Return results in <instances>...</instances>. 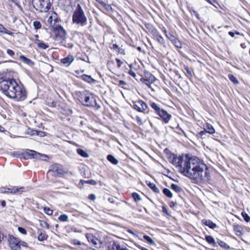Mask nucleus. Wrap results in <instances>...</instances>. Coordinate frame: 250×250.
<instances>
[{
	"label": "nucleus",
	"mask_w": 250,
	"mask_h": 250,
	"mask_svg": "<svg viewBox=\"0 0 250 250\" xmlns=\"http://www.w3.org/2000/svg\"><path fill=\"white\" fill-rule=\"evenodd\" d=\"M205 166L206 164L201 163L197 157L186 154L184 163V169H182L181 173L192 180H204L203 172Z\"/></svg>",
	"instance_id": "nucleus-1"
},
{
	"label": "nucleus",
	"mask_w": 250,
	"mask_h": 250,
	"mask_svg": "<svg viewBox=\"0 0 250 250\" xmlns=\"http://www.w3.org/2000/svg\"><path fill=\"white\" fill-rule=\"evenodd\" d=\"M0 90L7 97L16 101H22L27 97V93L24 85L19 84L14 79L3 80L0 82Z\"/></svg>",
	"instance_id": "nucleus-2"
},
{
	"label": "nucleus",
	"mask_w": 250,
	"mask_h": 250,
	"mask_svg": "<svg viewBox=\"0 0 250 250\" xmlns=\"http://www.w3.org/2000/svg\"><path fill=\"white\" fill-rule=\"evenodd\" d=\"M76 95L78 97L79 101L84 106L93 108L98 110L101 108V105L97 101L98 97L87 90L83 91H76Z\"/></svg>",
	"instance_id": "nucleus-3"
},
{
	"label": "nucleus",
	"mask_w": 250,
	"mask_h": 250,
	"mask_svg": "<svg viewBox=\"0 0 250 250\" xmlns=\"http://www.w3.org/2000/svg\"><path fill=\"white\" fill-rule=\"evenodd\" d=\"M72 20L73 23L81 26H84L87 24V19L80 4H78L73 12Z\"/></svg>",
	"instance_id": "nucleus-4"
},
{
	"label": "nucleus",
	"mask_w": 250,
	"mask_h": 250,
	"mask_svg": "<svg viewBox=\"0 0 250 250\" xmlns=\"http://www.w3.org/2000/svg\"><path fill=\"white\" fill-rule=\"evenodd\" d=\"M52 1L49 0H32L33 7L39 13H46L51 9Z\"/></svg>",
	"instance_id": "nucleus-5"
},
{
	"label": "nucleus",
	"mask_w": 250,
	"mask_h": 250,
	"mask_svg": "<svg viewBox=\"0 0 250 250\" xmlns=\"http://www.w3.org/2000/svg\"><path fill=\"white\" fill-rule=\"evenodd\" d=\"M28 190L27 188L24 187L11 186L10 187H1L0 188V193H11L13 194H20L26 192Z\"/></svg>",
	"instance_id": "nucleus-6"
},
{
	"label": "nucleus",
	"mask_w": 250,
	"mask_h": 250,
	"mask_svg": "<svg viewBox=\"0 0 250 250\" xmlns=\"http://www.w3.org/2000/svg\"><path fill=\"white\" fill-rule=\"evenodd\" d=\"M133 108L140 112L144 113H152V111H150L147 104L142 100H139L136 102H133Z\"/></svg>",
	"instance_id": "nucleus-7"
},
{
	"label": "nucleus",
	"mask_w": 250,
	"mask_h": 250,
	"mask_svg": "<svg viewBox=\"0 0 250 250\" xmlns=\"http://www.w3.org/2000/svg\"><path fill=\"white\" fill-rule=\"evenodd\" d=\"M49 172L51 173L55 177H62L65 173L63 166L58 164L52 165L50 167Z\"/></svg>",
	"instance_id": "nucleus-8"
},
{
	"label": "nucleus",
	"mask_w": 250,
	"mask_h": 250,
	"mask_svg": "<svg viewBox=\"0 0 250 250\" xmlns=\"http://www.w3.org/2000/svg\"><path fill=\"white\" fill-rule=\"evenodd\" d=\"M169 158L171 160V163L173 165L179 168V172L181 173L182 169H184V166H182V163L184 161L183 157L181 155L177 157L176 154L171 153Z\"/></svg>",
	"instance_id": "nucleus-9"
},
{
	"label": "nucleus",
	"mask_w": 250,
	"mask_h": 250,
	"mask_svg": "<svg viewBox=\"0 0 250 250\" xmlns=\"http://www.w3.org/2000/svg\"><path fill=\"white\" fill-rule=\"evenodd\" d=\"M52 31L54 33L56 38L64 40L66 35V32L63 26L60 24L54 25L52 27Z\"/></svg>",
	"instance_id": "nucleus-10"
},
{
	"label": "nucleus",
	"mask_w": 250,
	"mask_h": 250,
	"mask_svg": "<svg viewBox=\"0 0 250 250\" xmlns=\"http://www.w3.org/2000/svg\"><path fill=\"white\" fill-rule=\"evenodd\" d=\"M9 246L12 250H21L20 239L12 235H8Z\"/></svg>",
	"instance_id": "nucleus-11"
},
{
	"label": "nucleus",
	"mask_w": 250,
	"mask_h": 250,
	"mask_svg": "<svg viewBox=\"0 0 250 250\" xmlns=\"http://www.w3.org/2000/svg\"><path fill=\"white\" fill-rule=\"evenodd\" d=\"M164 32L167 38L172 43V44L177 48H182V44L181 42L177 37L174 36L172 33L167 32L165 28Z\"/></svg>",
	"instance_id": "nucleus-12"
},
{
	"label": "nucleus",
	"mask_w": 250,
	"mask_h": 250,
	"mask_svg": "<svg viewBox=\"0 0 250 250\" xmlns=\"http://www.w3.org/2000/svg\"><path fill=\"white\" fill-rule=\"evenodd\" d=\"M22 156L24 159L32 158H39L43 156L42 154L31 149H27L24 153H22ZM46 156L45 155H43Z\"/></svg>",
	"instance_id": "nucleus-13"
},
{
	"label": "nucleus",
	"mask_w": 250,
	"mask_h": 250,
	"mask_svg": "<svg viewBox=\"0 0 250 250\" xmlns=\"http://www.w3.org/2000/svg\"><path fill=\"white\" fill-rule=\"evenodd\" d=\"M157 115L159 116L160 118L165 124L168 123L172 117L171 114H169L166 110L163 109L157 114Z\"/></svg>",
	"instance_id": "nucleus-14"
},
{
	"label": "nucleus",
	"mask_w": 250,
	"mask_h": 250,
	"mask_svg": "<svg viewBox=\"0 0 250 250\" xmlns=\"http://www.w3.org/2000/svg\"><path fill=\"white\" fill-rule=\"evenodd\" d=\"M122 248L118 241H110L108 243L107 250H121Z\"/></svg>",
	"instance_id": "nucleus-15"
},
{
	"label": "nucleus",
	"mask_w": 250,
	"mask_h": 250,
	"mask_svg": "<svg viewBox=\"0 0 250 250\" xmlns=\"http://www.w3.org/2000/svg\"><path fill=\"white\" fill-rule=\"evenodd\" d=\"M74 60V58L71 55H68L66 57L62 59L60 62L65 66H68Z\"/></svg>",
	"instance_id": "nucleus-16"
},
{
	"label": "nucleus",
	"mask_w": 250,
	"mask_h": 250,
	"mask_svg": "<svg viewBox=\"0 0 250 250\" xmlns=\"http://www.w3.org/2000/svg\"><path fill=\"white\" fill-rule=\"evenodd\" d=\"M78 78L81 79L83 81L92 84L95 83L96 82V80L92 78L90 75L86 74H83L80 76H77Z\"/></svg>",
	"instance_id": "nucleus-17"
},
{
	"label": "nucleus",
	"mask_w": 250,
	"mask_h": 250,
	"mask_svg": "<svg viewBox=\"0 0 250 250\" xmlns=\"http://www.w3.org/2000/svg\"><path fill=\"white\" fill-rule=\"evenodd\" d=\"M38 239L39 241L43 242L46 240L48 236L45 234L44 230L42 229H39L38 230Z\"/></svg>",
	"instance_id": "nucleus-18"
},
{
	"label": "nucleus",
	"mask_w": 250,
	"mask_h": 250,
	"mask_svg": "<svg viewBox=\"0 0 250 250\" xmlns=\"http://www.w3.org/2000/svg\"><path fill=\"white\" fill-rule=\"evenodd\" d=\"M72 0H59V4L64 9L72 6Z\"/></svg>",
	"instance_id": "nucleus-19"
},
{
	"label": "nucleus",
	"mask_w": 250,
	"mask_h": 250,
	"mask_svg": "<svg viewBox=\"0 0 250 250\" xmlns=\"http://www.w3.org/2000/svg\"><path fill=\"white\" fill-rule=\"evenodd\" d=\"M202 222L204 225L208 226L211 229H214L217 227V225L215 223H213L212 221L209 219H203L202 220Z\"/></svg>",
	"instance_id": "nucleus-20"
},
{
	"label": "nucleus",
	"mask_w": 250,
	"mask_h": 250,
	"mask_svg": "<svg viewBox=\"0 0 250 250\" xmlns=\"http://www.w3.org/2000/svg\"><path fill=\"white\" fill-rule=\"evenodd\" d=\"M146 185L155 193H159L160 192V190L159 188L157 187L156 185L154 183L150 182V181H146Z\"/></svg>",
	"instance_id": "nucleus-21"
},
{
	"label": "nucleus",
	"mask_w": 250,
	"mask_h": 250,
	"mask_svg": "<svg viewBox=\"0 0 250 250\" xmlns=\"http://www.w3.org/2000/svg\"><path fill=\"white\" fill-rule=\"evenodd\" d=\"M204 128H205V129H206L207 133H209L210 134H213L215 132L213 126L209 123H206L204 125Z\"/></svg>",
	"instance_id": "nucleus-22"
},
{
	"label": "nucleus",
	"mask_w": 250,
	"mask_h": 250,
	"mask_svg": "<svg viewBox=\"0 0 250 250\" xmlns=\"http://www.w3.org/2000/svg\"><path fill=\"white\" fill-rule=\"evenodd\" d=\"M149 105L154 110L155 113L157 115L163 109L160 107L159 105L157 104L154 102H150Z\"/></svg>",
	"instance_id": "nucleus-23"
},
{
	"label": "nucleus",
	"mask_w": 250,
	"mask_h": 250,
	"mask_svg": "<svg viewBox=\"0 0 250 250\" xmlns=\"http://www.w3.org/2000/svg\"><path fill=\"white\" fill-rule=\"evenodd\" d=\"M233 230L235 232V234L237 236H241L242 233V230L243 229L242 227L239 225H236L233 226Z\"/></svg>",
	"instance_id": "nucleus-24"
},
{
	"label": "nucleus",
	"mask_w": 250,
	"mask_h": 250,
	"mask_svg": "<svg viewBox=\"0 0 250 250\" xmlns=\"http://www.w3.org/2000/svg\"><path fill=\"white\" fill-rule=\"evenodd\" d=\"M154 39L156 40L160 44L166 47L165 40L160 33Z\"/></svg>",
	"instance_id": "nucleus-25"
},
{
	"label": "nucleus",
	"mask_w": 250,
	"mask_h": 250,
	"mask_svg": "<svg viewBox=\"0 0 250 250\" xmlns=\"http://www.w3.org/2000/svg\"><path fill=\"white\" fill-rule=\"evenodd\" d=\"M106 159L111 164L114 165H117L119 163L118 159L112 154L107 155Z\"/></svg>",
	"instance_id": "nucleus-26"
},
{
	"label": "nucleus",
	"mask_w": 250,
	"mask_h": 250,
	"mask_svg": "<svg viewBox=\"0 0 250 250\" xmlns=\"http://www.w3.org/2000/svg\"><path fill=\"white\" fill-rule=\"evenodd\" d=\"M20 59L21 60L30 66H32L34 64V62L31 60L23 55H20Z\"/></svg>",
	"instance_id": "nucleus-27"
},
{
	"label": "nucleus",
	"mask_w": 250,
	"mask_h": 250,
	"mask_svg": "<svg viewBox=\"0 0 250 250\" xmlns=\"http://www.w3.org/2000/svg\"><path fill=\"white\" fill-rule=\"evenodd\" d=\"M35 43L38 44V47L42 49H46L48 48L49 45L42 41L37 40L35 41Z\"/></svg>",
	"instance_id": "nucleus-28"
},
{
	"label": "nucleus",
	"mask_w": 250,
	"mask_h": 250,
	"mask_svg": "<svg viewBox=\"0 0 250 250\" xmlns=\"http://www.w3.org/2000/svg\"><path fill=\"white\" fill-rule=\"evenodd\" d=\"M97 182L95 180H81L79 183V185H82L83 186L84 184H90L91 185L95 186L97 184Z\"/></svg>",
	"instance_id": "nucleus-29"
},
{
	"label": "nucleus",
	"mask_w": 250,
	"mask_h": 250,
	"mask_svg": "<svg viewBox=\"0 0 250 250\" xmlns=\"http://www.w3.org/2000/svg\"><path fill=\"white\" fill-rule=\"evenodd\" d=\"M170 188L172 190L175 191L177 193H180L183 191V189L178 185L175 184H171L170 185Z\"/></svg>",
	"instance_id": "nucleus-30"
},
{
	"label": "nucleus",
	"mask_w": 250,
	"mask_h": 250,
	"mask_svg": "<svg viewBox=\"0 0 250 250\" xmlns=\"http://www.w3.org/2000/svg\"><path fill=\"white\" fill-rule=\"evenodd\" d=\"M77 152L79 155L83 158H87L89 156L87 152L82 148H77Z\"/></svg>",
	"instance_id": "nucleus-31"
},
{
	"label": "nucleus",
	"mask_w": 250,
	"mask_h": 250,
	"mask_svg": "<svg viewBox=\"0 0 250 250\" xmlns=\"http://www.w3.org/2000/svg\"><path fill=\"white\" fill-rule=\"evenodd\" d=\"M163 193L167 197L171 198L173 197V194L171 191L167 188H165L162 190Z\"/></svg>",
	"instance_id": "nucleus-32"
},
{
	"label": "nucleus",
	"mask_w": 250,
	"mask_h": 250,
	"mask_svg": "<svg viewBox=\"0 0 250 250\" xmlns=\"http://www.w3.org/2000/svg\"><path fill=\"white\" fill-rule=\"evenodd\" d=\"M204 169H205L204 171V175H203L204 180H209L210 173L208 166L206 165V166L204 167Z\"/></svg>",
	"instance_id": "nucleus-33"
},
{
	"label": "nucleus",
	"mask_w": 250,
	"mask_h": 250,
	"mask_svg": "<svg viewBox=\"0 0 250 250\" xmlns=\"http://www.w3.org/2000/svg\"><path fill=\"white\" fill-rule=\"evenodd\" d=\"M205 240L209 244L214 245L216 244L214 238L211 235H206L205 236Z\"/></svg>",
	"instance_id": "nucleus-34"
},
{
	"label": "nucleus",
	"mask_w": 250,
	"mask_h": 250,
	"mask_svg": "<svg viewBox=\"0 0 250 250\" xmlns=\"http://www.w3.org/2000/svg\"><path fill=\"white\" fill-rule=\"evenodd\" d=\"M0 33H5L11 36L13 35V32L6 29L1 24H0Z\"/></svg>",
	"instance_id": "nucleus-35"
},
{
	"label": "nucleus",
	"mask_w": 250,
	"mask_h": 250,
	"mask_svg": "<svg viewBox=\"0 0 250 250\" xmlns=\"http://www.w3.org/2000/svg\"><path fill=\"white\" fill-rule=\"evenodd\" d=\"M217 243L221 248L226 250H228L230 248L227 243L222 240H218Z\"/></svg>",
	"instance_id": "nucleus-36"
},
{
	"label": "nucleus",
	"mask_w": 250,
	"mask_h": 250,
	"mask_svg": "<svg viewBox=\"0 0 250 250\" xmlns=\"http://www.w3.org/2000/svg\"><path fill=\"white\" fill-rule=\"evenodd\" d=\"M143 238L150 245H155V242L153 240V239L147 235H144Z\"/></svg>",
	"instance_id": "nucleus-37"
},
{
	"label": "nucleus",
	"mask_w": 250,
	"mask_h": 250,
	"mask_svg": "<svg viewBox=\"0 0 250 250\" xmlns=\"http://www.w3.org/2000/svg\"><path fill=\"white\" fill-rule=\"evenodd\" d=\"M228 77L230 81L232 82L234 84H238L239 81L237 78L232 74H229L228 75Z\"/></svg>",
	"instance_id": "nucleus-38"
},
{
	"label": "nucleus",
	"mask_w": 250,
	"mask_h": 250,
	"mask_svg": "<svg viewBox=\"0 0 250 250\" xmlns=\"http://www.w3.org/2000/svg\"><path fill=\"white\" fill-rule=\"evenodd\" d=\"M102 5H103L107 11L111 12H113L114 10L110 4H106L104 1V2L102 4Z\"/></svg>",
	"instance_id": "nucleus-39"
},
{
	"label": "nucleus",
	"mask_w": 250,
	"mask_h": 250,
	"mask_svg": "<svg viewBox=\"0 0 250 250\" xmlns=\"http://www.w3.org/2000/svg\"><path fill=\"white\" fill-rule=\"evenodd\" d=\"M132 197L135 202L140 201L142 199L139 194L136 192H133L132 193Z\"/></svg>",
	"instance_id": "nucleus-40"
},
{
	"label": "nucleus",
	"mask_w": 250,
	"mask_h": 250,
	"mask_svg": "<svg viewBox=\"0 0 250 250\" xmlns=\"http://www.w3.org/2000/svg\"><path fill=\"white\" fill-rule=\"evenodd\" d=\"M58 220L61 222H65L68 220V216L65 214H61L59 217Z\"/></svg>",
	"instance_id": "nucleus-41"
},
{
	"label": "nucleus",
	"mask_w": 250,
	"mask_h": 250,
	"mask_svg": "<svg viewBox=\"0 0 250 250\" xmlns=\"http://www.w3.org/2000/svg\"><path fill=\"white\" fill-rule=\"evenodd\" d=\"M33 26L36 30H38L41 28L42 24L40 21H36L33 22Z\"/></svg>",
	"instance_id": "nucleus-42"
},
{
	"label": "nucleus",
	"mask_w": 250,
	"mask_h": 250,
	"mask_svg": "<svg viewBox=\"0 0 250 250\" xmlns=\"http://www.w3.org/2000/svg\"><path fill=\"white\" fill-rule=\"evenodd\" d=\"M87 239L89 242H91L94 245H97V242L94 239V236L92 234H90L88 236H86Z\"/></svg>",
	"instance_id": "nucleus-43"
},
{
	"label": "nucleus",
	"mask_w": 250,
	"mask_h": 250,
	"mask_svg": "<svg viewBox=\"0 0 250 250\" xmlns=\"http://www.w3.org/2000/svg\"><path fill=\"white\" fill-rule=\"evenodd\" d=\"M141 81L142 82L145 84L147 85L148 87H150L151 83L147 78H142L140 79Z\"/></svg>",
	"instance_id": "nucleus-44"
},
{
	"label": "nucleus",
	"mask_w": 250,
	"mask_h": 250,
	"mask_svg": "<svg viewBox=\"0 0 250 250\" xmlns=\"http://www.w3.org/2000/svg\"><path fill=\"white\" fill-rule=\"evenodd\" d=\"M241 215H242L244 220L246 222H249L250 221V216L246 212L243 211L241 213Z\"/></svg>",
	"instance_id": "nucleus-45"
},
{
	"label": "nucleus",
	"mask_w": 250,
	"mask_h": 250,
	"mask_svg": "<svg viewBox=\"0 0 250 250\" xmlns=\"http://www.w3.org/2000/svg\"><path fill=\"white\" fill-rule=\"evenodd\" d=\"M43 211L45 213L49 215H52L53 212L52 209H51L47 207H45L44 208Z\"/></svg>",
	"instance_id": "nucleus-46"
},
{
	"label": "nucleus",
	"mask_w": 250,
	"mask_h": 250,
	"mask_svg": "<svg viewBox=\"0 0 250 250\" xmlns=\"http://www.w3.org/2000/svg\"><path fill=\"white\" fill-rule=\"evenodd\" d=\"M149 33L153 36V39H154L159 34L158 31L155 27L153 28V29L151 30Z\"/></svg>",
	"instance_id": "nucleus-47"
},
{
	"label": "nucleus",
	"mask_w": 250,
	"mask_h": 250,
	"mask_svg": "<svg viewBox=\"0 0 250 250\" xmlns=\"http://www.w3.org/2000/svg\"><path fill=\"white\" fill-rule=\"evenodd\" d=\"M145 26L148 30L149 32L155 27L153 24L150 23H145Z\"/></svg>",
	"instance_id": "nucleus-48"
},
{
	"label": "nucleus",
	"mask_w": 250,
	"mask_h": 250,
	"mask_svg": "<svg viewBox=\"0 0 250 250\" xmlns=\"http://www.w3.org/2000/svg\"><path fill=\"white\" fill-rule=\"evenodd\" d=\"M18 231L22 234L25 235L27 233L26 229L21 227H19L18 228Z\"/></svg>",
	"instance_id": "nucleus-49"
},
{
	"label": "nucleus",
	"mask_w": 250,
	"mask_h": 250,
	"mask_svg": "<svg viewBox=\"0 0 250 250\" xmlns=\"http://www.w3.org/2000/svg\"><path fill=\"white\" fill-rule=\"evenodd\" d=\"M162 212L168 216H171V214L168 212L167 207L165 204L162 206Z\"/></svg>",
	"instance_id": "nucleus-50"
},
{
	"label": "nucleus",
	"mask_w": 250,
	"mask_h": 250,
	"mask_svg": "<svg viewBox=\"0 0 250 250\" xmlns=\"http://www.w3.org/2000/svg\"><path fill=\"white\" fill-rule=\"evenodd\" d=\"M71 243L74 245H82V244H83V243H81L80 241H79L77 239H73L71 241Z\"/></svg>",
	"instance_id": "nucleus-51"
},
{
	"label": "nucleus",
	"mask_w": 250,
	"mask_h": 250,
	"mask_svg": "<svg viewBox=\"0 0 250 250\" xmlns=\"http://www.w3.org/2000/svg\"><path fill=\"white\" fill-rule=\"evenodd\" d=\"M37 132H38L37 130L29 129V131H28V134L31 135H37Z\"/></svg>",
	"instance_id": "nucleus-52"
},
{
	"label": "nucleus",
	"mask_w": 250,
	"mask_h": 250,
	"mask_svg": "<svg viewBox=\"0 0 250 250\" xmlns=\"http://www.w3.org/2000/svg\"><path fill=\"white\" fill-rule=\"evenodd\" d=\"M228 34L231 37H234L235 35H240V33L237 31H235V32L229 31Z\"/></svg>",
	"instance_id": "nucleus-53"
},
{
	"label": "nucleus",
	"mask_w": 250,
	"mask_h": 250,
	"mask_svg": "<svg viewBox=\"0 0 250 250\" xmlns=\"http://www.w3.org/2000/svg\"><path fill=\"white\" fill-rule=\"evenodd\" d=\"M40 224L42 227H46L47 229L49 228V224L45 221H41Z\"/></svg>",
	"instance_id": "nucleus-54"
},
{
	"label": "nucleus",
	"mask_w": 250,
	"mask_h": 250,
	"mask_svg": "<svg viewBox=\"0 0 250 250\" xmlns=\"http://www.w3.org/2000/svg\"><path fill=\"white\" fill-rule=\"evenodd\" d=\"M155 79H156V78L154 77V76L151 74H150V76H149V79H148V80L150 81V83H152L153 82H154Z\"/></svg>",
	"instance_id": "nucleus-55"
},
{
	"label": "nucleus",
	"mask_w": 250,
	"mask_h": 250,
	"mask_svg": "<svg viewBox=\"0 0 250 250\" xmlns=\"http://www.w3.org/2000/svg\"><path fill=\"white\" fill-rule=\"evenodd\" d=\"M115 61L117 62V67L118 68H120L121 67L122 64L123 63V62L118 58H116Z\"/></svg>",
	"instance_id": "nucleus-56"
},
{
	"label": "nucleus",
	"mask_w": 250,
	"mask_h": 250,
	"mask_svg": "<svg viewBox=\"0 0 250 250\" xmlns=\"http://www.w3.org/2000/svg\"><path fill=\"white\" fill-rule=\"evenodd\" d=\"M96 196L94 194H90L88 196V199L91 201H94L96 199Z\"/></svg>",
	"instance_id": "nucleus-57"
},
{
	"label": "nucleus",
	"mask_w": 250,
	"mask_h": 250,
	"mask_svg": "<svg viewBox=\"0 0 250 250\" xmlns=\"http://www.w3.org/2000/svg\"><path fill=\"white\" fill-rule=\"evenodd\" d=\"M6 52L10 56H13L15 54L14 51L10 49H7Z\"/></svg>",
	"instance_id": "nucleus-58"
},
{
	"label": "nucleus",
	"mask_w": 250,
	"mask_h": 250,
	"mask_svg": "<svg viewBox=\"0 0 250 250\" xmlns=\"http://www.w3.org/2000/svg\"><path fill=\"white\" fill-rule=\"evenodd\" d=\"M206 133H207L206 131V129H205V128H204L203 130H201L199 132V135L200 137H203V136Z\"/></svg>",
	"instance_id": "nucleus-59"
},
{
	"label": "nucleus",
	"mask_w": 250,
	"mask_h": 250,
	"mask_svg": "<svg viewBox=\"0 0 250 250\" xmlns=\"http://www.w3.org/2000/svg\"><path fill=\"white\" fill-rule=\"evenodd\" d=\"M185 69L186 70V71H187V73L191 77L192 76V73H191V71H190V70L189 69V68H188V66H185Z\"/></svg>",
	"instance_id": "nucleus-60"
},
{
	"label": "nucleus",
	"mask_w": 250,
	"mask_h": 250,
	"mask_svg": "<svg viewBox=\"0 0 250 250\" xmlns=\"http://www.w3.org/2000/svg\"><path fill=\"white\" fill-rule=\"evenodd\" d=\"M136 120H137V123L140 125H143V122L142 121L141 118L139 117V116H137L136 117Z\"/></svg>",
	"instance_id": "nucleus-61"
},
{
	"label": "nucleus",
	"mask_w": 250,
	"mask_h": 250,
	"mask_svg": "<svg viewBox=\"0 0 250 250\" xmlns=\"http://www.w3.org/2000/svg\"><path fill=\"white\" fill-rule=\"evenodd\" d=\"M128 73L133 78H135L136 76V73L133 71L132 69H130L128 71Z\"/></svg>",
	"instance_id": "nucleus-62"
},
{
	"label": "nucleus",
	"mask_w": 250,
	"mask_h": 250,
	"mask_svg": "<svg viewBox=\"0 0 250 250\" xmlns=\"http://www.w3.org/2000/svg\"><path fill=\"white\" fill-rule=\"evenodd\" d=\"M22 246L23 247L27 248L28 247V245L27 243L24 241H21L20 240V247Z\"/></svg>",
	"instance_id": "nucleus-63"
},
{
	"label": "nucleus",
	"mask_w": 250,
	"mask_h": 250,
	"mask_svg": "<svg viewBox=\"0 0 250 250\" xmlns=\"http://www.w3.org/2000/svg\"><path fill=\"white\" fill-rule=\"evenodd\" d=\"M176 205H177L176 202L171 201L169 203V206L171 208H173Z\"/></svg>",
	"instance_id": "nucleus-64"
}]
</instances>
